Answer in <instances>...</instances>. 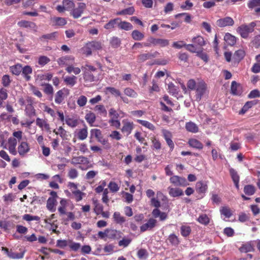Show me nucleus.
<instances>
[{"mask_svg":"<svg viewBox=\"0 0 260 260\" xmlns=\"http://www.w3.org/2000/svg\"><path fill=\"white\" fill-rule=\"evenodd\" d=\"M51 21L54 26L62 27L65 25L67 21L64 18L59 17H54L51 18Z\"/></svg>","mask_w":260,"mask_h":260,"instance_id":"18","label":"nucleus"},{"mask_svg":"<svg viewBox=\"0 0 260 260\" xmlns=\"http://www.w3.org/2000/svg\"><path fill=\"white\" fill-rule=\"evenodd\" d=\"M159 55V53L157 51L153 52H147L142 53L138 55L137 61L138 62L141 63L146 60L157 57Z\"/></svg>","mask_w":260,"mask_h":260,"instance_id":"9","label":"nucleus"},{"mask_svg":"<svg viewBox=\"0 0 260 260\" xmlns=\"http://www.w3.org/2000/svg\"><path fill=\"white\" fill-rule=\"evenodd\" d=\"M58 33L56 31L48 34L46 35H44L40 37V39L42 40V39H46L49 40H56V37H57Z\"/></svg>","mask_w":260,"mask_h":260,"instance_id":"58","label":"nucleus"},{"mask_svg":"<svg viewBox=\"0 0 260 260\" xmlns=\"http://www.w3.org/2000/svg\"><path fill=\"white\" fill-rule=\"evenodd\" d=\"M106 232L107 233V237L111 238H119L122 237V233L116 230L106 229Z\"/></svg>","mask_w":260,"mask_h":260,"instance_id":"28","label":"nucleus"},{"mask_svg":"<svg viewBox=\"0 0 260 260\" xmlns=\"http://www.w3.org/2000/svg\"><path fill=\"white\" fill-rule=\"evenodd\" d=\"M88 136L87 127L85 126L84 128L79 129L77 133V137L80 140L86 139Z\"/></svg>","mask_w":260,"mask_h":260,"instance_id":"40","label":"nucleus"},{"mask_svg":"<svg viewBox=\"0 0 260 260\" xmlns=\"http://www.w3.org/2000/svg\"><path fill=\"white\" fill-rule=\"evenodd\" d=\"M71 164L73 165L77 164H88L89 160L87 157L83 156L74 157L72 159Z\"/></svg>","mask_w":260,"mask_h":260,"instance_id":"24","label":"nucleus"},{"mask_svg":"<svg viewBox=\"0 0 260 260\" xmlns=\"http://www.w3.org/2000/svg\"><path fill=\"white\" fill-rule=\"evenodd\" d=\"M151 140L152 143L153 149L157 150L161 149V144L159 140L156 139L155 137H153L151 138Z\"/></svg>","mask_w":260,"mask_h":260,"instance_id":"64","label":"nucleus"},{"mask_svg":"<svg viewBox=\"0 0 260 260\" xmlns=\"http://www.w3.org/2000/svg\"><path fill=\"white\" fill-rule=\"evenodd\" d=\"M197 221L202 224L207 225L209 223L210 219L207 214H202L199 216Z\"/></svg>","mask_w":260,"mask_h":260,"instance_id":"39","label":"nucleus"},{"mask_svg":"<svg viewBox=\"0 0 260 260\" xmlns=\"http://www.w3.org/2000/svg\"><path fill=\"white\" fill-rule=\"evenodd\" d=\"M132 37L135 41H141L144 37V34L138 30H134L132 32Z\"/></svg>","mask_w":260,"mask_h":260,"instance_id":"41","label":"nucleus"},{"mask_svg":"<svg viewBox=\"0 0 260 260\" xmlns=\"http://www.w3.org/2000/svg\"><path fill=\"white\" fill-rule=\"evenodd\" d=\"M123 126L121 130L123 133H125L127 136L129 135L134 127V124L133 122L123 121Z\"/></svg>","mask_w":260,"mask_h":260,"instance_id":"17","label":"nucleus"},{"mask_svg":"<svg viewBox=\"0 0 260 260\" xmlns=\"http://www.w3.org/2000/svg\"><path fill=\"white\" fill-rule=\"evenodd\" d=\"M168 240L172 245L174 246L178 245L180 242L178 237L174 234H170Z\"/></svg>","mask_w":260,"mask_h":260,"instance_id":"54","label":"nucleus"},{"mask_svg":"<svg viewBox=\"0 0 260 260\" xmlns=\"http://www.w3.org/2000/svg\"><path fill=\"white\" fill-rule=\"evenodd\" d=\"M53 75L51 73H48L45 74H38L37 75V80L41 81L43 80L50 81L52 79Z\"/></svg>","mask_w":260,"mask_h":260,"instance_id":"56","label":"nucleus"},{"mask_svg":"<svg viewBox=\"0 0 260 260\" xmlns=\"http://www.w3.org/2000/svg\"><path fill=\"white\" fill-rule=\"evenodd\" d=\"M81 51L83 54L85 55L86 56H89L92 54V49L90 46L88 42L81 49Z\"/></svg>","mask_w":260,"mask_h":260,"instance_id":"47","label":"nucleus"},{"mask_svg":"<svg viewBox=\"0 0 260 260\" xmlns=\"http://www.w3.org/2000/svg\"><path fill=\"white\" fill-rule=\"evenodd\" d=\"M36 124L41 129L44 128L47 132H50V127L49 124L47 122L46 119H41L40 118H37L36 119Z\"/></svg>","mask_w":260,"mask_h":260,"instance_id":"19","label":"nucleus"},{"mask_svg":"<svg viewBox=\"0 0 260 260\" xmlns=\"http://www.w3.org/2000/svg\"><path fill=\"white\" fill-rule=\"evenodd\" d=\"M216 23L219 27H224L233 26L234 24V21L232 17L228 16L218 19Z\"/></svg>","mask_w":260,"mask_h":260,"instance_id":"10","label":"nucleus"},{"mask_svg":"<svg viewBox=\"0 0 260 260\" xmlns=\"http://www.w3.org/2000/svg\"><path fill=\"white\" fill-rule=\"evenodd\" d=\"M224 40L227 44L230 46L234 45L236 43V38L230 33H226L224 37Z\"/></svg>","mask_w":260,"mask_h":260,"instance_id":"34","label":"nucleus"},{"mask_svg":"<svg viewBox=\"0 0 260 260\" xmlns=\"http://www.w3.org/2000/svg\"><path fill=\"white\" fill-rule=\"evenodd\" d=\"M8 150L10 153L14 155L17 154L16 147L17 146V140L15 138L10 137L8 139Z\"/></svg>","mask_w":260,"mask_h":260,"instance_id":"15","label":"nucleus"},{"mask_svg":"<svg viewBox=\"0 0 260 260\" xmlns=\"http://www.w3.org/2000/svg\"><path fill=\"white\" fill-rule=\"evenodd\" d=\"M75 61L74 57L72 56L66 55L61 57L57 59V63L60 66L72 64Z\"/></svg>","mask_w":260,"mask_h":260,"instance_id":"12","label":"nucleus"},{"mask_svg":"<svg viewBox=\"0 0 260 260\" xmlns=\"http://www.w3.org/2000/svg\"><path fill=\"white\" fill-rule=\"evenodd\" d=\"M85 118L86 121L90 125H92V124L95 122L96 116L94 113L91 112H89L87 113L85 115Z\"/></svg>","mask_w":260,"mask_h":260,"instance_id":"49","label":"nucleus"},{"mask_svg":"<svg viewBox=\"0 0 260 260\" xmlns=\"http://www.w3.org/2000/svg\"><path fill=\"white\" fill-rule=\"evenodd\" d=\"M25 251H22L20 253H15L10 250V252L9 253L8 257L12 259H21L24 257Z\"/></svg>","mask_w":260,"mask_h":260,"instance_id":"53","label":"nucleus"},{"mask_svg":"<svg viewBox=\"0 0 260 260\" xmlns=\"http://www.w3.org/2000/svg\"><path fill=\"white\" fill-rule=\"evenodd\" d=\"M94 110L97 112L98 114L104 116H106L107 114V110L103 105L95 106L94 108Z\"/></svg>","mask_w":260,"mask_h":260,"instance_id":"46","label":"nucleus"},{"mask_svg":"<svg viewBox=\"0 0 260 260\" xmlns=\"http://www.w3.org/2000/svg\"><path fill=\"white\" fill-rule=\"evenodd\" d=\"M17 149L18 152L21 156H24L30 150L28 143L24 141L20 143Z\"/></svg>","mask_w":260,"mask_h":260,"instance_id":"14","label":"nucleus"},{"mask_svg":"<svg viewBox=\"0 0 260 260\" xmlns=\"http://www.w3.org/2000/svg\"><path fill=\"white\" fill-rule=\"evenodd\" d=\"M22 70V66L20 64H17L10 67V71L12 73L15 75H19L21 73Z\"/></svg>","mask_w":260,"mask_h":260,"instance_id":"51","label":"nucleus"},{"mask_svg":"<svg viewBox=\"0 0 260 260\" xmlns=\"http://www.w3.org/2000/svg\"><path fill=\"white\" fill-rule=\"evenodd\" d=\"M157 220L153 218H150L147 222L140 226L141 232H144L147 230H151L156 225Z\"/></svg>","mask_w":260,"mask_h":260,"instance_id":"11","label":"nucleus"},{"mask_svg":"<svg viewBox=\"0 0 260 260\" xmlns=\"http://www.w3.org/2000/svg\"><path fill=\"white\" fill-rule=\"evenodd\" d=\"M137 122L148 129L154 131L155 129V126L150 122L141 119H138Z\"/></svg>","mask_w":260,"mask_h":260,"instance_id":"42","label":"nucleus"},{"mask_svg":"<svg viewBox=\"0 0 260 260\" xmlns=\"http://www.w3.org/2000/svg\"><path fill=\"white\" fill-rule=\"evenodd\" d=\"M169 193L172 197H177L183 195V190L179 188L168 187Z\"/></svg>","mask_w":260,"mask_h":260,"instance_id":"32","label":"nucleus"},{"mask_svg":"<svg viewBox=\"0 0 260 260\" xmlns=\"http://www.w3.org/2000/svg\"><path fill=\"white\" fill-rule=\"evenodd\" d=\"M258 103L257 100H253L247 102L243 106L241 111L239 112L240 114H245L250 108L253 106L256 105Z\"/></svg>","mask_w":260,"mask_h":260,"instance_id":"26","label":"nucleus"},{"mask_svg":"<svg viewBox=\"0 0 260 260\" xmlns=\"http://www.w3.org/2000/svg\"><path fill=\"white\" fill-rule=\"evenodd\" d=\"M86 8V5L84 3H78L77 7L72 9L71 15L74 19H77L81 16Z\"/></svg>","mask_w":260,"mask_h":260,"instance_id":"7","label":"nucleus"},{"mask_svg":"<svg viewBox=\"0 0 260 260\" xmlns=\"http://www.w3.org/2000/svg\"><path fill=\"white\" fill-rule=\"evenodd\" d=\"M207 89V84L202 80H200L197 82V86L195 88L196 98L198 100H200L205 94Z\"/></svg>","mask_w":260,"mask_h":260,"instance_id":"6","label":"nucleus"},{"mask_svg":"<svg viewBox=\"0 0 260 260\" xmlns=\"http://www.w3.org/2000/svg\"><path fill=\"white\" fill-rule=\"evenodd\" d=\"M239 250L241 252L247 253L254 251V246L251 242H247L243 244Z\"/></svg>","mask_w":260,"mask_h":260,"instance_id":"35","label":"nucleus"},{"mask_svg":"<svg viewBox=\"0 0 260 260\" xmlns=\"http://www.w3.org/2000/svg\"><path fill=\"white\" fill-rule=\"evenodd\" d=\"M242 92V87L241 84L235 81H232L231 86V93L234 95L240 96Z\"/></svg>","mask_w":260,"mask_h":260,"instance_id":"13","label":"nucleus"},{"mask_svg":"<svg viewBox=\"0 0 260 260\" xmlns=\"http://www.w3.org/2000/svg\"><path fill=\"white\" fill-rule=\"evenodd\" d=\"M124 94L131 98H136L138 96L137 93L133 89L127 87L124 90Z\"/></svg>","mask_w":260,"mask_h":260,"instance_id":"59","label":"nucleus"},{"mask_svg":"<svg viewBox=\"0 0 260 260\" xmlns=\"http://www.w3.org/2000/svg\"><path fill=\"white\" fill-rule=\"evenodd\" d=\"M185 128L187 131L192 133H196L199 131V128L197 125L191 121L186 123Z\"/></svg>","mask_w":260,"mask_h":260,"instance_id":"33","label":"nucleus"},{"mask_svg":"<svg viewBox=\"0 0 260 260\" xmlns=\"http://www.w3.org/2000/svg\"><path fill=\"white\" fill-rule=\"evenodd\" d=\"M152 214L154 218L159 217L161 221L165 220L167 219V214L164 212H161L158 209H154L152 212Z\"/></svg>","mask_w":260,"mask_h":260,"instance_id":"30","label":"nucleus"},{"mask_svg":"<svg viewBox=\"0 0 260 260\" xmlns=\"http://www.w3.org/2000/svg\"><path fill=\"white\" fill-rule=\"evenodd\" d=\"M88 43L93 51L100 50L102 49V44L100 41H92L88 42Z\"/></svg>","mask_w":260,"mask_h":260,"instance_id":"44","label":"nucleus"},{"mask_svg":"<svg viewBox=\"0 0 260 260\" xmlns=\"http://www.w3.org/2000/svg\"><path fill=\"white\" fill-rule=\"evenodd\" d=\"M170 182L175 186L185 187L189 184L184 178L178 175H173L170 178Z\"/></svg>","mask_w":260,"mask_h":260,"instance_id":"5","label":"nucleus"},{"mask_svg":"<svg viewBox=\"0 0 260 260\" xmlns=\"http://www.w3.org/2000/svg\"><path fill=\"white\" fill-rule=\"evenodd\" d=\"M60 206L58 208V211L59 215L62 216L66 214V208L67 207V200L65 199H62L60 201Z\"/></svg>","mask_w":260,"mask_h":260,"instance_id":"31","label":"nucleus"},{"mask_svg":"<svg viewBox=\"0 0 260 260\" xmlns=\"http://www.w3.org/2000/svg\"><path fill=\"white\" fill-rule=\"evenodd\" d=\"M256 25L255 22H252L248 24H242L237 28V31L242 38L246 39L249 34L254 31V28Z\"/></svg>","mask_w":260,"mask_h":260,"instance_id":"3","label":"nucleus"},{"mask_svg":"<svg viewBox=\"0 0 260 260\" xmlns=\"http://www.w3.org/2000/svg\"><path fill=\"white\" fill-rule=\"evenodd\" d=\"M243 191L245 194L252 196L255 192V187L252 185H246L244 187Z\"/></svg>","mask_w":260,"mask_h":260,"instance_id":"45","label":"nucleus"},{"mask_svg":"<svg viewBox=\"0 0 260 260\" xmlns=\"http://www.w3.org/2000/svg\"><path fill=\"white\" fill-rule=\"evenodd\" d=\"M188 144L189 146L197 149L201 150L203 148V144L196 139L192 138L189 139Z\"/></svg>","mask_w":260,"mask_h":260,"instance_id":"29","label":"nucleus"},{"mask_svg":"<svg viewBox=\"0 0 260 260\" xmlns=\"http://www.w3.org/2000/svg\"><path fill=\"white\" fill-rule=\"evenodd\" d=\"M21 72L22 75L26 81H28L30 80L31 77L30 75L31 74L32 72V70L30 66H25L22 68Z\"/></svg>","mask_w":260,"mask_h":260,"instance_id":"25","label":"nucleus"},{"mask_svg":"<svg viewBox=\"0 0 260 260\" xmlns=\"http://www.w3.org/2000/svg\"><path fill=\"white\" fill-rule=\"evenodd\" d=\"M20 27L29 28L33 29H37V26L35 23L27 20H21L17 23Z\"/></svg>","mask_w":260,"mask_h":260,"instance_id":"20","label":"nucleus"},{"mask_svg":"<svg viewBox=\"0 0 260 260\" xmlns=\"http://www.w3.org/2000/svg\"><path fill=\"white\" fill-rule=\"evenodd\" d=\"M69 247L71 250L77 251L81 248V244L79 243L75 242L72 240L69 239Z\"/></svg>","mask_w":260,"mask_h":260,"instance_id":"55","label":"nucleus"},{"mask_svg":"<svg viewBox=\"0 0 260 260\" xmlns=\"http://www.w3.org/2000/svg\"><path fill=\"white\" fill-rule=\"evenodd\" d=\"M192 42L199 49H202V47L206 44L204 38L201 36L193 37L192 39Z\"/></svg>","mask_w":260,"mask_h":260,"instance_id":"21","label":"nucleus"},{"mask_svg":"<svg viewBox=\"0 0 260 260\" xmlns=\"http://www.w3.org/2000/svg\"><path fill=\"white\" fill-rule=\"evenodd\" d=\"M93 137H95L99 143L104 145L105 149H109L111 147V145L108 140L104 138L100 129L96 128L91 129L90 138L89 140L90 143H91V139Z\"/></svg>","mask_w":260,"mask_h":260,"instance_id":"1","label":"nucleus"},{"mask_svg":"<svg viewBox=\"0 0 260 260\" xmlns=\"http://www.w3.org/2000/svg\"><path fill=\"white\" fill-rule=\"evenodd\" d=\"M83 71V79L86 82H91L95 80L94 73L97 72V69L93 66L86 64L82 68Z\"/></svg>","mask_w":260,"mask_h":260,"instance_id":"2","label":"nucleus"},{"mask_svg":"<svg viewBox=\"0 0 260 260\" xmlns=\"http://www.w3.org/2000/svg\"><path fill=\"white\" fill-rule=\"evenodd\" d=\"M119 20V18L111 19L104 25V28L110 30H112L115 28L116 27H118Z\"/></svg>","mask_w":260,"mask_h":260,"instance_id":"23","label":"nucleus"},{"mask_svg":"<svg viewBox=\"0 0 260 260\" xmlns=\"http://www.w3.org/2000/svg\"><path fill=\"white\" fill-rule=\"evenodd\" d=\"M25 112L26 115L29 117L35 116L36 115V110L31 104L26 106Z\"/></svg>","mask_w":260,"mask_h":260,"instance_id":"43","label":"nucleus"},{"mask_svg":"<svg viewBox=\"0 0 260 260\" xmlns=\"http://www.w3.org/2000/svg\"><path fill=\"white\" fill-rule=\"evenodd\" d=\"M76 80L77 77L75 76H67L64 79L66 84L72 87L76 84L77 82Z\"/></svg>","mask_w":260,"mask_h":260,"instance_id":"48","label":"nucleus"},{"mask_svg":"<svg viewBox=\"0 0 260 260\" xmlns=\"http://www.w3.org/2000/svg\"><path fill=\"white\" fill-rule=\"evenodd\" d=\"M221 215L224 216L226 218H230L232 215V213L230 209L227 207H223L220 210Z\"/></svg>","mask_w":260,"mask_h":260,"instance_id":"61","label":"nucleus"},{"mask_svg":"<svg viewBox=\"0 0 260 260\" xmlns=\"http://www.w3.org/2000/svg\"><path fill=\"white\" fill-rule=\"evenodd\" d=\"M118 27L121 29L129 30L132 29L133 27L131 23L125 21H121L120 19L118 24Z\"/></svg>","mask_w":260,"mask_h":260,"instance_id":"38","label":"nucleus"},{"mask_svg":"<svg viewBox=\"0 0 260 260\" xmlns=\"http://www.w3.org/2000/svg\"><path fill=\"white\" fill-rule=\"evenodd\" d=\"M50 61V59L46 56L41 55L39 57L38 63L41 66L44 67Z\"/></svg>","mask_w":260,"mask_h":260,"instance_id":"52","label":"nucleus"},{"mask_svg":"<svg viewBox=\"0 0 260 260\" xmlns=\"http://www.w3.org/2000/svg\"><path fill=\"white\" fill-rule=\"evenodd\" d=\"M208 188V186L206 183H204L203 181H198L196 183V190L198 192L205 193Z\"/></svg>","mask_w":260,"mask_h":260,"instance_id":"37","label":"nucleus"},{"mask_svg":"<svg viewBox=\"0 0 260 260\" xmlns=\"http://www.w3.org/2000/svg\"><path fill=\"white\" fill-rule=\"evenodd\" d=\"M41 86H44V92L48 96H50V100H52L53 98V94L54 90L53 86L49 83L42 84Z\"/></svg>","mask_w":260,"mask_h":260,"instance_id":"27","label":"nucleus"},{"mask_svg":"<svg viewBox=\"0 0 260 260\" xmlns=\"http://www.w3.org/2000/svg\"><path fill=\"white\" fill-rule=\"evenodd\" d=\"M57 205L56 199L54 198H49L47 201L46 207L48 210L51 212H54L56 211Z\"/></svg>","mask_w":260,"mask_h":260,"instance_id":"22","label":"nucleus"},{"mask_svg":"<svg viewBox=\"0 0 260 260\" xmlns=\"http://www.w3.org/2000/svg\"><path fill=\"white\" fill-rule=\"evenodd\" d=\"M181 234L182 236L186 237L188 236L191 233V228L189 226L182 225L181 227Z\"/></svg>","mask_w":260,"mask_h":260,"instance_id":"60","label":"nucleus"},{"mask_svg":"<svg viewBox=\"0 0 260 260\" xmlns=\"http://www.w3.org/2000/svg\"><path fill=\"white\" fill-rule=\"evenodd\" d=\"M247 7L251 10L254 9L255 13L258 14L260 13V0H249Z\"/></svg>","mask_w":260,"mask_h":260,"instance_id":"16","label":"nucleus"},{"mask_svg":"<svg viewBox=\"0 0 260 260\" xmlns=\"http://www.w3.org/2000/svg\"><path fill=\"white\" fill-rule=\"evenodd\" d=\"M69 94V90L63 88L59 90L54 95V101L56 104H61L64 101L66 96Z\"/></svg>","mask_w":260,"mask_h":260,"instance_id":"8","label":"nucleus"},{"mask_svg":"<svg viewBox=\"0 0 260 260\" xmlns=\"http://www.w3.org/2000/svg\"><path fill=\"white\" fill-rule=\"evenodd\" d=\"M229 172L232 180L234 182L240 181V177L238 174L237 172L235 169L233 168H231L229 170Z\"/></svg>","mask_w":260,"mask_h":260,"instance_id":"63","label":"nucleus"},{"mask_svg":"<svg viewBox=\"0 0 260 260\" xmlns=\"http://www.w3.org/2000/svg\"><path fill=\"white\" fill-rule=\"evenodd\" d=\"M135 11V9L133 6L123 9L120 11L117 12V15H132Z\"/></svg>","mask_w":260,"mask_h":260,"instance_id":"36","label":"nucleus"},{"mask_svg":"<svg viewBox=\"0 0 260 260\" xmlns=\"http://www.w3.org/2000/svg\"><path fill=\"white\" fill-rule=\"evenodd\" d=\"M113 218L117 223L122 224L125 221V218L118 212H115L114 213Z\"/></svg>","mask_w":260,"mask_h":260,"instance_id":"50","label":"nucleus"},{"mask_svg":"<svg viewBox=\"0 0 260 260\" xmlns=\"http://www.w3.org/2000/svg\"><path fill=\"white\" fill-rule=\"evenodd\" d=\"M111 46L114 48L119 47L121 45V40L117 37H113L110 42Z\"/></svg>","mask_w":260,"mask_h":260,"instance_id":"57","label":"nucleus"},{"mask_svg":"<svg viewBox=\"0 0 260 260\" xmlns=\"http://www.w3.org/2000/svg\"><path fill=\"white\" fill-rule=\"evenodd\" d=\"M169 44V41L167 39L155 38L150 37L148 38L147 42L144 43V47H150L152 45L153 46H159L160 47L167 46Z\"/></svg>","mask_w":260,"mask_h":260,"instance_id":"4","label":"nucleus"},{"mask_svg":"<svg viewBox=\"0 0 260 260\" xmlns=\"http://www.w3.org/2000/svg\"><path fill=\"white\" fill-rule=\"evenodd\" d=\"M73 194L75 196V200L77 202H79L83 199V196L85 193L80 190H72Z\"/></svg>","mask_w":260,"mask_h":260,"instance_id":"62","label":"nucleus"}]
</instances>
